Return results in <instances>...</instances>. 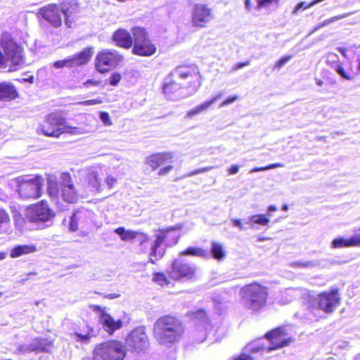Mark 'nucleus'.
Returning a JSON list of instances; mask_svg holds the SVG:
<instances>
[{"instance_id":"obj_45","label":"nucleus","mask_w":360,"mask_h":360,"mask_svg":"<svg viewBox=\"0 0 360 360\" xmlns=\"http://www.w3.org/2000/svg\"><path fill=\"white\" fill-rule=\"evenodd\" d=\"M283 167V164L273 163V164L266 165L265 167H255V168L252 169L251 172H261V171H264V170H266V169H274V168H277V167Z\"/></svg>"},{"instance_id":"obj_17","label":"nucleus","mask_w":360,"mask_h":360,"mask_svg":"<svg viewBox=\"0 0 360 360\" xmlns=\"http://www.w3.org/2000/svg\"><path fill=\"white\" fill-rule=\"evenodd\" d=\"M37 16L54 28H59L63 25L62 11L60 5L56 3H50L39 8Z\"/></svg>"},{"instance_id":"obj_53","label":"nucleus","mask_w":360,"mask_h":360,"mask_svg":"<svg viewBox=\"0 0 360 360\" xmlns=\"http://www.w3.org/2000/svg\"><path fill=\"white\" fill-rule=\"evenodd\" d=\"M41 350L46 351L49 348L53 346V342L51 340H43V342H41Z\"/></svg>"},{"instance_id":"obj_7","label":"nucleus","mask_w":360,"mask_h":360,"mask_svg":"<svg viewBox=\"0 0 360 360\" xmlns=\"http://www.w3.org/2000/svg\"><path fill=\"white\" fill-rule=\"evenodd\" d=\"M134 36V44L131 48L134 55L140 57H150L155 55L158 48L151 39L148 30L143 27L136 26L131 29Z\"/></svg>"},{"instance_id":"obj_40","label":"nucleus","mask_w":360,"mask_h":360,"mask_svg":"<svg viewBox=\"0 0 360 360\" xmlns=\"http://www.w3.org/2000/svg\"><path fill=\"white\" fill-rule=\"evenodd\" d=\"M292 55H285L282 56L274 63L273 66V70H281L288 61H290L292 58Z\"/></svg>"},{"instance_id":"obj_8","label":"nucleus","mask_w":360,"mask_h":360,"mask_svg":"<svg viewBox=\"0 0 360 360\" xmlns=\"http://www.w3.org/2000/svg\"><path fill=\"white\" fill-rule=\"evenodd\" d=\"M174 157L173 152L162 151L153 153L146 157L145 164L149 167L152 171L158 172L159 176H166L170 173L174 166L170 163Z\"/></svg>"},{"instance_id":"obj_39","label":"nucleus","mask_w":360,"mask_h":360,"mask_svg":"<svg viewBox=\"0 0 360 360\" xmlns=\"http://www.w3.org/2000/svg\"><path fill=\"white\" fill-rule=\"evenodd\" d=\"M257 2L256 9L261 10L262 8H269L273 5H278L279 0H255Z\"/></svg>"},{"instance_id":"obj_23","label":"nucleus","mask_w":360,"mask_h":360,"mask_svg":"<svg viewBox=\"0 0 360 360\" xmlns=\"http://www.w3.org/2000/svg\"><path fill=\"white\" fill-rule=\"evenodd\" d=\"M135 240H136L139 250L141 252L146 253L149 251L150 262L152 264H155V262L153 259L154 256L152 255V245H153V240H151L148 234L141 231H139Z\"/></svg>"},{"instance_id":"obj_51","label":"nucleus","mask_w":360,"mask_h":360,"mask_svg":"<svg viewBox=\"0 0 360 360\" xmlns=\"http://www.w3.org/2000/svg\"><path fill=\"white\" fill-rule=\"evenodd\" d=\"M238 99V96L237 95H233L232 96H230L227 98H226L221 104H220V107H223V106H226V105H229L230 103L236 101V100Z\"/></svg>"},{"instance_id":"obj_35","label":"nucleus","mask_w":360,"mask_h":360,"mask_svg":"<svg viewBox=\"0 0 360 360\" xmlns=\"http://www.w3.org/2000/svg\"><path fill=\"white\" fill-rule=\"evenodd\" d=\"M352 247L350 238H335L331 243V248L333 249L348 248Z\"/></svg>"},{"instance_id":"obj_38","label":"nucleus","mask_w":360,"mask_h":360,"mask_svg":"<svg viewBox=\"0 0 360 360\" xmlns=\"http://www.w3.org/2000/svg\"><path fill=\"white\" fill-rule=\"evenodd\" d=\"M53 65L54 68H56L57 69L63 68L65 67H68V68H75V65H74V63L71 58V56L68 57L67 58L63 59V60H59L55 61L53 63Z\"/></svg>"},{"instance_id":"obj_41","label":"nucleus","mask_w":360,"mask_h":360,"mask_svg":"<svg viewBox=\"0 0 360 360\" xmlns=\"http://www.w3.org/2000/svg\"><path fill=\"white\" fill-rule=\"evenodd\" d=\"M82 85L85 88H90L92 86H103V81L101 79H97L96 77H92L86 79L84 82L82 83Z\"/></svg>"},{"instance_id":"obj_2","label":"nucleus","mask_w":360,"mask_h":360,"mask_svg":"<svg viewBox=\"0 0 360 360\" xmlns=\"http://www.w3.org/2000/svg\"><path fill=\"white\" fill-rule=\"evenodd\" d=\"M25 64L24 49L11 33L2 32L0 38V68L17 71Z\"/></svg>"},{"instance_id":"obj_15","label":"nucleus","mask_w":360,"mask_h":360,"mask_svg":"<svg viewBox=\"0 0 360 360\" xmlns=\"http://www.w3.org/2000/svg\"><path fill=\"white\" fill-rule=\"evenodd\" d=\"M96 352L103 360H124L126 356L124 345L117 340L101 343Z\"/></svg>"},{"instance_id":"obj_28","label":"nucleus","mask_w":360,"mask_h":360,"mask_svg":"<svg viewBox=\"0 0 360 360\" xmlns=\"http://www.w3.org/2000/svg\"><path fill=\"white\" fill-rule=\"evenodd\" d=\"M328 58H331L328 60V63L344 79L347 80H351L352 77L346 72L342 63L338 62V56L335 53H330L328 55Z\"/></svg>"},{"instance_id":"obj_33","label":"nucleus","mask_w":360,"mask_h":360,"mask_svg":"<svg viewBox=\"0 0 360 360\" xmlns=\"http://www.w3.org/2000/svg\"><path fill=\"white\" fill-rule=\"evenodd\" d=\"M267 347H266L264 343L253 341L247 344L244 347V349L246 350L248 354H251L253 353L263 352L266 351Z\"/></svg>"},{"instance_id":"obj_13","label":"nucleus","mask_w":360,"mask_h":360,"mask_svg":"<svg viewBox=\"0 0 360 360\" xmlns=\"http://www.w3.org/2000/svg\"><path fill=\"white\" fill-rule=\"evenodd\" d=\"M264 338L270 342L266 352H270L289 346L293 338L288 335L285 327L280 326L267 331Z\"/></svg>"},{"instance_id":"obj_10","label":"nucleus","mask_w":360,"mask_h":360,"mask_svg":"<svg viewBox=\"0 0 360 360\" xmlns=\"http://www.w3.org/2000/svg\"><path fill=\"white\" fill-rule=\"evenodd\" d=\"M56 214L46 200H41L29 205L25 216L30 222H46L55 217Z\"/></svg>"},{"instance_id":"obj_25","label":"nucleus","mask_w":360,"mask_h":360,"mask_svg":"<svg viewBox=\"0 0 360 360\" xmlns=\"http://www.w3.org/2000/svg\"><path fill=\"white\" fill-rule=\"evenodd\" d=\"M86 212L82 210H75L71 215L69 222V230L75 232L79 229V223H85L87 221Z\"/></svg>"},{"instance_id":"obj_61","label":"nucleus","mask_w":360,"mask_h":360,"mask_svg":"<svg viewBox=\"0 0 360 360\" xmlns=\"http://www.w3.org/2000/svg\"><path fill=\"white\" fill-rule=\"evenodd\" d=\"M315 80H316V84L319 86H322L324 84V81L323 79H321V78L316 77Z\"/></svg>"},{"instance_id":"obj_14","label":"nucleus","mask_w":360,"mask_h":360,"mask_svg":"<svg viewBox=\"0 0 360 360\" xmlns=\"http://www.w3.org/2000/svg\"><path fill=\"white\" fill-rule=\"evenodd\" d=\"M43 179L36 176L32 179H22L18 181V192L22 199H37L42 195Z\"/></svg>"},{"instance_id":"obj_59","label":"nucleus","mask_w":360,"mask_h":360,"mask_svg":"<svg viewBox=\"0 0 360 360\" xmlns=\"http://www.w3.org/2000/svg\"><path fill=\"white\" fill-rule=\"evenodd\" d=\"M245 8L249 11H250L253 7L251 0H245Z\"/></svg>"},{"instance_id":"obj_26","label":"nucleus","mask_w":360,"mask_h":360,"mask_svg":"<svg viewBox=\"0 0 360 360\" xmlns=\"http://www.w3.org/2000/svg\"><path fill=\"white\" fill-rule=\"evenodd\" d=\"M222 96V93H219L212 98H211L210 99L204 101L203 103L197 105L195 108L188 110L186 114L187 117L191 118L193 116L198 115L203 111L207 110L213 103H214Z\"/></svg>"},{"instance_id":"obj_20","label":"nucleus","mask_w":360,"mask_h":360,"mask_svg":"<svg viewBox=\"0 0 360 360\" xmlns=\"http://www.w3.org/2000/svg\"><path fill=\"white\" fill-rule=\"evenodd\" d=\"M60 6L62 11V15H64L65 25L68 28L72 27L80 11L79 4L75 0H70L63 1L60 3Z\"/></svg>"},{"instance_id":"obj_63","label":"nucleus","mask_w":360,"mask_h":360,"mask_svg":"<svg viewBox=\"0 0 360 360\" xmlns=\"http://www.w3.org/2000/svg\"><path fill=\"white\" fill-rule=\"evenodd\" d=\"M6 254L4 252H0V260H2L6 258Z\"/></svg>"},{"instance_id":"obj_36","label":"nucleus","mask_w":360,"mask_h":360,"mask_svg":"<svg viewBox=\"0 0 360 360\" xmlns=\"http://www.w3.org/2000/svg\"><path fill=\"white\" fill-rule=\"evenodd\" d=\"M152 281L161 286H166L170 284V280L164 272H154L152 276Z\"/></svg>"},{"instance_id":"obj_9","label":"nucleus","mask_w":360,"mask_h":360,"mask_svg":"<svg viewBox=\"0 0 360 360\" xmlns=\"http://www.w3.org/2000/svg\"><path fill=\"white\" fill-rule=\"evenodd\" d=\"M124 60L123 56L115 49L99 51L95 58V69L100 74H105L115 68Z\"/></svg>"},{"instance_id":"obj_64","label":"nucleus","mask_w":360,"mask_h":360,"mask_svg":"<svg viewBox=\"0 0 360 360\" xmlns=\"http://www.w3.org/2000/svg\"><path fill=\"white\" fill-rule=\"evenodd\" d=\"M268 210L270 211V212H272V211H276V207L275 205H270L268 208Z\"/></svg>"},{"instance_id":"obj_44","label":"nucleus","mask_w":360,"mask_h":360,"mask_svg":"<svg viewBox=\"0 0 360 360\" xmlns=\"http://www.w3.org/2000/svg\"><path fill=\"white\" fill-rule=\"evenodd\" d=\"M353 247H360V227L349 237Z\"/></svg>"},{"instance_id":"obj_12","label":"nucleus","mask_w":360,"mask_h":360,"mask_svg":"<svg viewBox=\"0 0 360 360\" xmlns=\"http://www.w3.org/2000/svg\"><path fill=\"white\" fill-rule=\"evenodd\" d=\"M341 297L338 288H332L330 290L319 293L315 298V304L318 309L326 314L333 313L340 305Z\"/></svg>"},{"instance_id":"obj_49","label":"nucleus","mask_w":360,"mask_h":360,"mask_svg":"<svg viewBox=\"0 0 360 360\" xmlns=\"http://www.w3.org/2000/svg\"><path fill=\"white\" fill-rule=\"evenodd\" d=\"M96 293L102 296L103 298L109 299V300L118 298L121 296V293H120V292L101 293V292H96Z\"/></svg>"},{"instance_id":"obj_58","label":"nucleus","mask_w":360,"mask_h":360,"mask_svg":"<svg viewBox=\"0 0 360 360\" xmlns=\"http://www.w3.org/2000/svg\"><path fill=\"white\" fill-rule=\"evenodd\" d=\"M213 168V167H206L203 168H200L196 169L195 171H193L191 174H197L199 173L205 172L211 170Z\"/></svg>"},{"instance_id":"obj_42","label":"nucleus","mask_w":360,"mask_h":360,"mask_svg":"<svg viewBox=\"0 0 360 360\" xmlns=\"http://www.w3.org/2000/svg\"><path fill=\"white\" fill-rule=\"evenodd\" d=\"M11 221L8 212L4 207L0 206V228L8 224Z\"/></svg>"},{"instance_id":"obj_47","label":"nucleus","mask_w":360,"mask_h":360,"mask_svg":"<svg viewBox=\"0 0 360 360\" xmlns=\"http://www.w3.org/2000/svg\"><path fill=\"white\" fill-rule=\"evenodd\" d=\"M100 119L106 126L112 125V122L110 118V115L107 112H101L99 115Z\"/></svg>"},{"instance_id":"obj_11","label":"nucleus","mask_w":360,"mask_h":360,"mask_svg":"<svg viewBox=\"0 0 360 360\" xmlns=\"http://www.w3.org/2000/svg\"><path fill=\"white\" fill-rule=\"evenodd\" d=\"M195 266L181 259L172 261L171 269L168 272L170 278L174 281L193 280L195 277Z\"/></svg>"},{"instance_id":"obj_60","label":"nucleus","mask_w":360,"mask_h":360,"mask_svg":"<svg viewBox=\"0 0 360 360\" xmlns=\"http://www.w3.org/2000/svg\"><path fill=\"white\" fill-rule=\"evenodd\" d=\"M21 80L32 84L34 82V76L31 75L28 78H22Z\"/></svg>"},{"instance_id":"obj_16","label":"nucleus","mask_w":360,"mask_h":360,"mask_svg":"<svg viewBox=\"0 0 360 360\" xmlns=\"http://www.w3.org/2000/svg\"><path fill=\"white\" fill-rule=\"evenodd\" d=\"M131 352L141 353L149 347L148 336L143 328L133 329L125 340V345Z\"/></svg>"},{"instance_id":"obj_54","label":"nucleus","mask_w":360,"mask_h":360,"mask_svg":"<svg viewBox=\"0 0 360 360\" xmlns=\"http://www.w3.org/2000/svg\"><path fill=\"white\" fill-rule=\"evenodd\" d=\"M105 181L108 186V188H112L113 187V186L115 184V183L117 182V179L112 176H108L106 178Z\"/></svg>"},{"instance_id":"obj_50","label":"nucleus","mask_w":360,"mask_h":360,"mask_svg":"<svg viewBox=\"0 0 360 360\" xmlns=\"http://www.w3.org/2000/svg\"><path fill=\"white\" fill-rule=\"evenodd\" d=\"M75 335L77 338V340L87 342L90 340L91 335L89 333L86 334H82L79 333H75Z\"/></svg>"},{"instance_id":"obj_46","label":"nucleus","mask_w":360,"mask_h":360,"mask_svg":"<svg viewBox=\"0 0 360 360\" xmlns=\"http://www.w3.org/2000/svg\"><path fill=\"white\" fill-rule=\"evenodd\" d=\"M89 308L94 312L98 313L101 319L104 316V314H107V312L105 310V308H102L101 307L97 304H90Z\"/></svg>"},{"instance_id":"obj_22","label":"nucleus","mask_w":360,"mask_h":360,"mask_svg":"<svg viewBox=\"0 0 360 360\" xmlns=\"http://www.w3.org/2000/svg\"><path fill=\"white\" fill-rule=\"evenodd\" d=\"M19 96L20 94L13 84L6 81L0 82V101H11Z\"/></svg>"},{"instance_id":"obj_56","label":"nucleus","mask_w":360,"mask_h":360,"mask_svg":"<svg viewBox=\"0 0 360 360\" xmlns=\"http://www.w3.org/2000/svg\"><path fill=\"white\" fill-rule=\"evenodd\" d=\"M250 63V62L249 60L248 61H245V62H242V63H238L237 64H236L233 67V70H238V69L240 68H242L245 66H248L249 65Z\"/></svg>"},{"instance_id":"obj_43","label":"nucleus","mask_w":360,"mask_h":360,"mask_svg":"<svg viewBox=\"0 0 360 360\" xmlns=\"http://www.w3.org/2000/svg\"><path fill=\"white\" fill-rule=\"evenodd\" d=\"M122 74L118 72H113L108 79V84L112 86H116L122 80Z\"/></svg>"},{"instance_id":"obj_34","label":"nucleus","mask_w":360,"mask_h":360,"mask_svg":"<svg viewBox=\"0 0 360 360\" xmlns=\"http://www.w3.org/2000/svg\"><path fill=\"white\" fill-rule=\"evenodd\" d=\"M181 255H192L195 257H207L208 252L201 248L188 247L180 252Z\"/></svg>"},{"instance_id":"obj_31","label":"nucleus","mask_w":360,"mask_h":360,"mask_svg":"<svg viewBox=\"0 0 360 360\" xmlns=\"http://www.w3.org/2000/svg\"><path fill=\"white\" fill-rule=\"evenodd\" d=\"M86 184L92 189L99 191L101 187V179L98 174L95 171H91L86 176Z\"/></svg>"},{"instance_id":"obj_18","label":"nucleus","mask_w":360,"mask_h":360,"mask_svg":"<svg viewBox=\"0 0 360 360\" xmlns=\"http://www.w3.org/2000/svg\"><path fill=\"white\" fill-rule=\"evenodd\" d=\"M179 236L174 231L173 229L160 230L155 236L153 245H152V255L154 258L161 257L162 254L158 252V248L165 244L166 246H172L177 243Z\"/></svg>"},{"instance_id":"obj_29","label":"nucleus","mask_w":360,"mask_h":360,"mask_svg":"<svg viewBox=\"0 0 360 360\" xmlns=\"http://www.w3.org/2000/svg\"><path fill=\"white\" fill-rule=\"evenodd\" d=\"M37 250L34 245H18L15 246L10 252L12 258H16L23 255H27L35 252Z\"/></svg>"},{"instance_id":"obj_19","label":"nucleus","mask_w":360,"mask_h":360,"mask_svg":"<svg viewBox=\"0 0 360 360\" xmlns=\"http://www.w3.org/2000/svg\"><path fill=\"white\" fill-rule=\"evenodd\" d=\"M212 8L207 4H195L191 12V24L194 27H206L213 18Z\"/></svg>"},{"instance_id":"obj_1","label":"nucleus","mask_w":360,"mask_h":360,"mask_svg":"<svg viewBox=\"0 0 360 360\" xmlns=\"http://www.w3.org/2000/svg\"><path fill=\"white\" fill-rule=\"evenodd\" d=\"M201 85V74L195 64H181L176 66L165 77L162 92L168 99L179 96L183 89L196 91Z\"/></svg>"},{"instance_id":"obj_52","label":"nucleus","mask_w":360,"mask_h":360,"mask_svg":"<svg viewBox=\"0 0 360 360\" xmlns=\"http://www.w3.org/2000/svg\"><path fill=\"white\" fill-rule=\"evenodd\" d=\"M102 101L101 99H91L81 102L80 103L83 105H92L96 104H101Z\"/></svg>"},{"instance_id":"obj_57","label":"nucleus","mask_w":360,"mask_h":360,"mask_svg":"<svg viewBox=\"0 0 360 360\" xmlns=\"http://www.w3.org/2000/svg\"><path fill=\"white\" fill-rule=\"evenodd\" d=\"M238 171L239 167L236 165H233L228 169L229 174H236L238 172Z\"/></svg>"},{"instance_id":"obj_27","label":"nucleus","mask_w":360,"mask_h":360,"mask_svg":"<svg viewBox=\"0 0 360 360\" xmlns=\"http://www.w3.org/2000/svg\"><path fill=\"white\" fill-rule=\"evenodd\" d=\"M101 321L103 326L107 328L106 330L110 334H112L115 330L121 328L122 326V320H115L108 313L104 314V316L101 319Z\"/></svg>"},{"instance_id":"obj_21","label":"nucleus","mask_w":360,"mask_h":360,"mask_svg":"<svg viewBox=\"0 0 360 360\" xmlns=\"http://www.w3.org/2000/svg\"><path fill=\"white\" fill-rule=\"evenodd\" d=\"M112 40L117 46L129 49L132 48L134 44V36L131 32L119 28L112 33Z\"/></svg>"},{"instance_id":"obj_6","label":"nucleus","mask_w":360,"mask_h":360,"mask_svg":"<svg viewBox=\"0 0 360 360\" xmlns=\"http://www.w3.org/2000/svg\"><path fill=\"white\" fill-rule=\"evenodd\" d=\"M74 129L67 124L65 118L59 112H53L44 117L37 131L45 136L59 138L65 133H72Z\"/></svg>"},{"instance_id":"obj_48","label":"nucleus","mask_w":360,"mask_h":360,"mask_svg":"<svg viewBox=\"0 0 360 360\" xmlns=\"http://www.w3.org/2000/svg\"><path fill=\"white\" fill-rule=\"evenodd\" d=\"M232 360H255L254 357L247 352H241L234 356Z\"/></svg>"},{"instance_id":"obj_62","label":"nucleus","mask_w":360,"mask_h":360,"mask_svg":"<svg viewBox=\"0 0 360 360\" xmlns=\"http://www.w3.org/2000/svg\"><path fill=\"white\" fill-rule=\"evenodd\" d=\"M338 51L344 56H346V50L344 48H338Z\"/></svg>"},{"instance_id":"obj_5","label":"nucleus","mask_w":360,"mask_h":360,"mask_svg":"<svg viewBox=\"0 0 360 360\" xmlns=\"http://www.w3.org/2000/svg\"><path fill=\"white\" fill-rule=\"evenodd\" d=\"M240 294L245 307L253 311H258L266 305L269 289L259 283L253 282L242 287Z\"/></svg>"},{"instance_id":"obj_24","label":"nucleus","mask_w":360,"mask_h":360,"mask_svg":"<svg viewBox=\"0 0 360 360\" xmlns=\"http://www.w3.org/2000/svg\"><path fill=\"white\" fill-rule=\"evenodd\" d=\"M93 56V48L86 47L79 52L71 56L75 67L82 66L89 63Z\"/></svg>"},{"instance_id":"obj_37","label":"nucleus","mask_w":360,"mask_h":360,"mask_svg":"<svg viewBox=\"0 0 360 360\" xmlns=\"http://www.w3.org/2000/svg\"><path fill=\"white\" fill-rule=\"evenodd\" d=\"M250 222L259 224L261 226H267L270 221L266 215L263 214H254L250 218Z\"/></svg>"},{"instance_id":"obj_55","label":"nucleus","mask_w":360,"mask_h":360,"mask_svg":"<svg viewBox=\"0 0 360 360\" xmlns=\"http://www.w3.org/2000/svg\"><path fill=\"white\" fill-rule=\"evenodd\" d=\"M231 222L234 226H237V227L240 228V229H244V226H243V224L241 219H233L231 220Z\"/></svg>"},{"instance_id":"obj_30","label":"nucleus","mask_w":360,"mask_h":360,"mask_svg":"<svg viewBox=\"0 0 360 360\" xmlns=\"http://www.w3.org/2000/svg\"><path fill=\"white\" fill-rule=\"evenodd\" d=\"M210 252L212 257L218 261L224 259L226 257V250L224 245L215 240L212 241Z\"/></svg>"},{"instance_id":"obj_3","label":"nucleus","mask_w":360,"mask_h":360,"mask_svg":"<svg viewBox=\"0 0 360 360\" xmlns=\"http://www.w3.org/2000/svg\"><path fill=\"white\" fill-rule=\"evenodd\" d=\"M184 332L182 321L176 316L165 314L155 322L153 335L160 345L172 344L177 341Z\"/></svg>"},{"instance_id":"obj_32","label":"nucleus","mask_w":360,"mask_h":360,"mask_svg":"<svg viewBox=\"0 0 360 360\" xmlns=\"http://www.w3.org/2000/svg\"><path fill=\"white\" fill-rule=\"evenodd\" d=\"M115 233L118 234L123 241H129L134 240L137 237L139 231L132 230H127L123 226H120L115 229Z\"/></svg>"},{"instance_id":"obj_4","label":"nucleus","mask_w":360,"mask_h":360,"mask_svg":"<svg viewBox=\"0 0 360 360\" xmlns=\"http://www.w3.org/2000/svg\"><path fill=\"white\" fill-rule=\"evenodd\" d=\"M61 182L49 180L47 183V193L51 198H58L60 194L62 200L69 204L77 202L79 193L75 188L71 174L68 172H62L60 174Z\"/></svg>"}]
</instances>
